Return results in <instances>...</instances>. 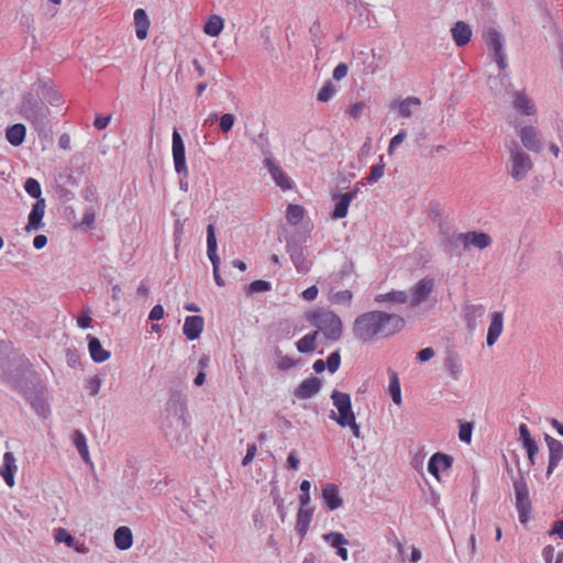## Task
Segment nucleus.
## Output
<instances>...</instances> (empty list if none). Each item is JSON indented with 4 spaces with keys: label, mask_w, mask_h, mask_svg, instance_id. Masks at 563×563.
<instances>
[{
    "label": "nucleus",
    "mask_w": 563,
    "mask_h": 563,
    "mask_svg": "<svg viewBox=\"0 0 563 563\" xmlns=\"http://www.w3.org/2000/svg\"><path fill=\"white\" fill-rule=\"evenodd\" d=\"M54 539L58 543H65L68 548L75 549L79 553L86 552L84 542H78L65 528H57L54 531Z\"/></svg>",
    "instance_id": "25"
},
{
    "label": "nucleus",
    "mask_w": 563,
    "mask_h": 563,
    "mask_svg": "<svg viewBox=\"0 0 563 563\" xmlns=\"http://www.w3.org/2000/svg\"><path fill=\"white\" fill-rule=\"evenodd\" d=\"M385 174V164L383 163V157H380V162L373 165L371 167V172L366 177L368 183H376Z\"/></svg>",
    "instance_id": "41"
},
{
    "label": "nucleus",
    "mask_w": 563,
    "mask_h": 563,
    "mask_svg": "<svg viewBox=\"0 0 563 563\" xmlns=\"http://www.w3.org/2000/svg\"><path fill=\"white\" fill-rule=\"evenodd\" d=\"M389 393L396 405L401 404V389L397 375L394 373L389 382Z\"/></svg>",
    "instance_id": "39"
},
{
    "label": "nucleus",
    "mask_w": 563,
    "mask_h": 563,
    "mask_svg": "<svg viewBox=\"0 0 563 563\" xmlns=\"http://www.w3.org/2000/svg\"><path fill=\"white\" fill-rule=\"evenodd\" d=\"M451 34L454 43L457 46H464L471 41L472 30L465 22L457 21L451 29Z\"/></svg>",
    "instance_id": "24"
},
{
    "label": "nucleus",
    "mask_w": 563,
    "mask_h": 563,
    "mask_svg": "<svg viewBox=\"0 0 563 563\" xmlns=\"http://www.w3.org/2000/svg\"><path fill=\"white\" fill-rule=\"evenodd\" d=\"M300 460L297 456L296 451H291L287 457V465L289 468L296 471L299 467Z\"/></svg>",
    "instance_id": "61"
},
{
    "label": "nucleus",
    "mask_w": 563,
    "mask_h": 563,
    "mask_svg": "<svg viewBox=\"0 0 563 563\" xmlns=\"http://www.w3.org/2000/svg\"><path fill=\"white\" fill-rule=\"evenodd\" d=\"M349 67L345 63H340L336 65V67L333 69L332 77L335 80H342L347 75Z\"/></svg>",
    "instance_id": "52"
},
{
    "label": "nucleus",
    "mask_w": 563,
    "mask_h": 563,
    "mask_svg": "<svg viewBox=\"0 0 563 563\" xmlns=\"http://www.w3.org/2000/svg\"><path fill=\"white\" fill-rule=\"evenodd\" d=\"M433 356L434 350L432 347H424L417 355L418 360L422 363L431 360Z\"/></svg>",
    "instance_id": "59"
},
{
    "label": "nucleus",
    "mask_w": 563,
    "mask_h": 563,
    "mask_svg": "<svg viewBox=\"0 0 563 563\" xmlns=\"http://www.w3.org/2000/svg\"><path fill=\"white\" fill-rule=\"evenodd\" d=\"M224 27V20L218 14H211L203 26V32L211 36L217 37L221 34Z\"/></svg>",
    "instance_id": "32"
},
{
    "label": "nucleus",
    "mask_w": 563,
    "mask_h": 563,
    "mask_svg": "<svg viewBox=\"0 0 563 563\" xmlns=\"http://www.w3.org/2000/svg\"><path fill=\"white\" fill-rule=\"evenodd\" d=\"M18 467L12 452H5L0 467V475L9 487L14 486V474Z\"/></svg>",
    "instance_id": "19"
},
{
    "label": "nucleus",
    "mask_w": 563,
    "mask_h": 563,
    "mask_svg": "<svg viewBox=\"0 0 563 563\" xmlns=\"http://www.w3.org/2000/svg\"><path fill=\"white\" fill-rule=\"evenodd\" d=\"M321 387V383L319 378L311 377L301 382L298 388L295 391V395L299 399H308L313 397Z\"/></svg>",
    "instance_id": "22"
},
{
    "label": "nucleus",
    "mask_w": 563,
    "mask_h": 563,
    "mask_svg": "<svg viewBox=\"0 0 563 563\" xmlns=\"http://www.w3.org/2000/svg\"><path fill=\"white\" fill-rule=\"evenodd\" d=\"M25 191L33 198L42 199V189L40 183L34 178H27L24 184Z\"/></svg>",
    "instance_id": "40"
},
{
    "label": "nucleus",
    "mask_w": 563,
    "mask_h": 563,
    "mask_svg": "<svg viewBox=\"0 0 563 563\" xmlns=\"http://www.w3.org/2000/svg\"><path fill=\"white\" fill-rule=\"evenodd\" d=\"M101 387V379L98 376H93L90 379H88L86 384V388L89 391L91 396H96Z\"/></svg>",
    "instance_id": "50"
},
{
    "label": "nucleus",
    "mask_w": 563,
    "mask_h": 563,
    "mask_svg": "<svg viewBox=\"0 0 563 563\" xmlns=\"http://www.w3.org/2000/svg\"><path fill=\"white\" fill-rule=\"evenodd\" d=\"M555 555V549L553 545H547L542 550V556L545 563H552Z\"/></svg>",
    "instance_id": "60"
},
{
    "label": "nucleus",
    "mask_w": 563,
    "mask_h": 563,
    "mask_svg": "<svg viewBox=\"0 0 563 563\" xmlns=\"http://www.w3.org/2000/svg\"><path fill=\"white\" fill-rule=\"evenodd\" d=\"M135 34L136 37L141 41L145 40L148 34V29L151 25L147 13L144 9H136L133 14Z\"/></svg>",
    "instance_id": "23"
},
{
    "label": "nucleus",
    "mask_w": 563,
    "mask_h": 563,
    "mask_svg": "<svg viewBox=\"0 0 563 563\" xmlns=\"http://www.w3.org/2000/svg\"><path fill=\"white\" fill-rule=\"evenodd\" d=\"M406 136H407L406 131L401 130L395 136L391 137L389 145H388V154L389 155H391L394 150L404 142Z\"/></svg>",
    "instance_id": "49"
},
{
    "label": "nucleus",
    "mask_w": 563,
    "mask_h": 563,
    "mask_svg": "<svg viewBox=\"0 0 563 563\" xmlns=\"http://www.w3.org/2000/svg\"><path fill=\"white\" fill-rule=\"evenodd\" d=\"M340 364H341V355H340L339 351L332 352L327 357L325 365L330 373H335L339 369Z\"/></svg>",
    "instance_id": "45"
},
{
    "label": "nucleus",
    "mask_w": 563,
    "mask_h": 563,
    "mask_svg": "<svg viewBox=\"0 0 563 563\" xmlns=\"http://www.w3.org/2000/svg\"><path fill=\"white\" fill-rule=\"evenodd\" d=\"M298 364V361L288 356V355H283L279 357V360L277 361V368L279 371H288L292 367H296Z\"/></svg>",
    "instance_id": "47"
},
{
    "label": "nucleus",
    "mask_w": 563,
    "mask_h": 563,
    "mask_svg": "<svg viewBox=\"0 0 563 563\" xmlns=\"http://www.w3.org/2000/svg\"><path fill=\"white\" fill-rule=\"evenodd\" d=\"M19 112L32 123H38L47 117L48 108L38 102L32 95H26L22 99Z\"/></svg>",
    "instance_id": "4"
},
{
    "label": "nucleus",
    "mask_w": 563,
    "mask_h": 563,
    "mask_svg": "<svg viewBox=\"0 0 563 563\" xmlns=\"http://www.w3.org/2000/svg\"><path fill=\"white\" fill-rule=\"evenodd\" d=\"M356 191L345 192L340 196L339 201L335 205L332 217L334 219H342L346 217L350 203L355 198Z\"/></svg>",
    "instance_id": "31"
},
{
    "label": "nucleus",
    "mask_w": 563,
    "mask_h": 563,
    "mask_svg": "<svg viewBox=\"0 0 563 563\" xmlns=\"http://www.w3.org/2000/svg\"><path fill=\"white\" fill-rule=\"evenodd\" d=\"M207 254L212 264L214 282L219 287H223L225 283L220 275V258L217 254V238L213 224H209L207 228Z\"/></svg>",
    "instance_id": "7"
},
{
    "label": "nucleus",
    "mask_w": 563,
    "mask_h": 563,
    "mask_svg": "<svg viewBox=\"0 0 563 563\" xmlns=\"http://www.w3.org/2000/svg\"><path fill=\"white\" fill-rule=\"evenodd\" d=\"M250 290L253 292H264L271 290V284L266 280H255L250 284Z\"/></svg>",
    "instance_id": "51"
},
{
    "label": "nucleus",
    "mask_w": 563,
    "mask_h": 563,
    "mask_svg": "<svg viewBox=\"0 0 563 563\" xmlns=\"http://www.w3.org/2000/svg\"><path fill=\"white\" fill-rule=\"evenodd\" d=\"M172 153L175 172L186 179L189 175L188 167L186 164L185 144L179 132L174 129L173 141H172Z\"/></svg>",
    "instance_id": "6"
},
{
    "label": "nucleus",
    "mask_w": 563,
    "mask_h": 563,
    "mask_svg": "<svg viewBox=\"0 0 563 563\" xmlns=\"http://www.w3.org/2000/svg\"><path fill=\"white\" fill-rule=\"evenodd\" d=\"M114 544L119 550H129L133 544V534L129 527L122 526L114 531Z\"/></svg>",
    "instance_id": "29"
},
{
    "label": "nucleus",
    "mask_w": 563,
    "mask_h": 563,
    "mask_svg": "<svg viewBox=\"0 0 563 563\" xmlns=\"http://www.w3.org/2000/svg\"><path fill=\"white\" fill-rule=\"evenodd\" d=\"M375 302H397L405 303L408 300V294L404 290H391L386 294H378L375 296Z\"/></svg>",
    "instance_id": "33"
},
{
    "label": "nucleus",
    "mask_w": 563,
    "mask_h": 563,
    "mask_svg": "<svg viewBox=\"0 0 563 563\" xmlns=\"http://www.w3.org/2000/svg\"><path fill=\"white\" fill-rule=\"evenodd\" d=\"M25 135L26 129L22 123H15L5 131V139L13 146L21 145L25 140Z\"/></svg>",
    "instance_id": "30"
},
{
    "label": "nucleus",
    "mask_w": 563,
    "mask_h": 563,
    "mask_svg": "<svg viewBox=\"0 0 563 563\" xmlns=\"http://www.w3.org/2000/svg\"><path fill=\"white\" fill-rule=\"evenodd\" d=\"M45 199H38L33 205L32 210L29 214V222L25 227L26 231L40 230L43 228V218L45 214Z\"/></svg>",
    "instance_id": "16"
},
{
    "label": "nucleus",
    "mask_w": 563,
    "mask_h": 563,
    "mask_svg": "<svg viewBox=\"0 0 563 563\" xmlns=\"http://www.w3.org/2000/svg\"><path fill=\"white\" fill-rule=\"evenodd\" d=\"M434 289V279L424 277L410 289V305L417 307L428 299Z\"/></svg>",
    "instance_id": "10"
},
{
    "label": "nucleus",
    "mask_w": 563,
    "mask_h": 563,
    "mask_svg": "<svg viewBox=\"0 0 563 563\" xmlns=\"http://www.w3.org/2000/svg\"><path fill=\"white\" fill-rule=\"evenodd\" d=\"M504 329V314L500 311H495L492 314L490 323L487 331L486 342L487 345L493 346L500 336Z\"/></svg>",
    "instance_id": "20"
},
{
    "label": "nucleus",
    "mask_w": 563,
    "mask_h": 563,
    "mask_svg": "<svg viewBox=\"0 0 563 563\" xmlns=\"http://www.w3.org/2000/svg\"><path fill=\"white\" fill-rule=\"evenodd\" d=\"M77 324L81 329H87L90 327L91 316L89 309L82 311V313L77 318Z\"/></svg>",
    "instance_id": "54"
},
{
    "label": "nucleus",
    "mask_w": 563,
    "mask_h": 563,
    "mask_svg": "<svg viewBox=\"0 0 563 563\" xmlns=\"http://www.w3.org/2000/svg\"><path fill=\"white\" fill-rule=\"evenodd\" d=\"M405 327L402 317L382 310L367 311L353 322L352 332L356 340L368 343L380 338H388Z\"/></svg>",
    "instance_id": "1"
},
{
    "label": "nucleus",
    "mask_w": 563,
    "mask_h": 563,
    "mask_svg": "<svg viewBox=\"0 0 563 563\" xmlns=\"http://www.w3.org/2000/svg\"><path fill=\"white\" fill-rule=\"evenodd\" d=\"M547 443L550 452L547 474L550 476V474L563 460V444L559 440L550 437H547Z\"/></svg>",
    "instance_id": "18"
},
{
    "label": "nucleus",
    "mask_w": 563,
    "mask_h": 563,
    "mask_svg": "<svg viewBox=\"0 0 563 563\" xmlns=\"http://www.w3.org/2000/svg\"><path fill=\"white\" fill-rule=\"evenodd\" d=\"M420 106L421 100L413 96L400 100H394L390 103V107L396 109L399 117L401 118H410L413 113V110L418 109Z\"/></svg>",
    "instance_id": "15"
},
{
    "label": "nucleus",
    "mask_w": 563,
    "mask_h": 563,
    "mask_svg": "<svg viewBox=\"0 0 563 563\" xmlns=\"http://www.w3.org/2000/svg\"><path fill=\"white\" fill-rule=\"evenodd\" d=\"M364 103L363 102H356L354 104H352L347 111V113L352 117V118H360L362 114H363V111H364Z\"/></svg>",
    "instance_id": "56"
},
{
    "label": "nucleus",
    "mask_w": 563,
    "mask_h": 563,
    "mask_svg": "<svg viewBox=\"0 0 563 563\" xmlns=\"http://www.w3.org/2000/svg\"><path fill=\"white\" fill-rule=\"evenodd\" d=\"M319 335L318 331H313L303 335L296 342V347L300 353H310L313 352L317 347L316 341Z\"/></svg>",
    "instance_id": "34"
},
{
    "label": "nucleus",
    "mask_w": 563,
    "mask_h": 563,
    "mask_svg": "<svg viewBox=\"0 0 563 563\" xmlns=\"http://www.w3.org/2000/svg\"><path fill=\"white\" fill-rule=\"evenodd\" d=\"M514 489L516 495V508L520 523L525 525L529 520L531 511V501L529 497V488L523 479L516 481L514 483Z\"/></svg>",
    "instance_id": "5"
},
{
    "label": "nucleus",
    "mask_w": 563,
    "mask_h": 563,
    "mask_svg": "<svg viewBox=\"0 0 563 563\" xmlns=\"http://www.w3.org/2000/svg\"><path fill=\"white\" fill-rule=\"evenodd\" d=\"M321 497L329 510H335L343 505V499L340 496V489L338 485L333 483H327L322 486Z\"/></svg>",
    "instance_id": "13"
},
{
    "label": "nucleus",
    "mask_w": 563,
    "mask_h": 563,
    "mask_svg": "<svg viewBox=\"0 0 563 563\" xmlns=\"http://www.w3.org/2000/svg\"><path fill=\"white\" fill-rule=\"evenodd\" d=\"M205 321L200 316H189L185 319L183 331L185 336L189 341L197 340L202 330H203Z\"/></svg>",
    "instance_id": "17"
},
{
    "label": "nucleus",
    "mask_w": 563,
    "mask_h": 563,
    "mask_svg": "<svg viewBox=\"0 0 563 563\" xmlns=\"http://www.w3.org/2000/svg\"><path fill=\"white\" fill-rule=\"evenodd\" d=\"M459 241L463 243L464 249L474 246L479 250H483L490 246L492 244V238L487 233L475 231L460 234Z\"/></svg>",
    "instance_id": "12"
},
{
    "label": "nucleus",
    "mask_w": 563,
    "mask_h": 563,
    "mask_svg": "<svg viewBox=\"0 0 563 563\" xmlns=\"http://www.w3.org/2000/svg\"><path fill=\"white\" fill-rule=\"evenodd\" d=\"M331 399L338 409V413L331 411L330 418L334 420L340 427L345 428L347 421L355 418L352 409L351 397L346 393L333 390L331 394Z\"/></svg>",
    "instance_id": "3"
},
{
    "label": "nucleus",
    "mask_w": 563,
    "mask_h": 563,
    "mask_svg": "<svg viewBox=\"0 0 563 563\" xmlns=\"http://www.w3.org/2000/svg\"><path fill=\"white\" fill-rule=\"evenodd\" d=\"M488 48L494 52V59L498 67L504 70L507 67L506 55L504 53L503 35L496 30H489L486 34Z\"/></svg>",
    "instance_id": "9"
},
{
    "label": "nucleus",
    "mask_w": 563,
    "mask_h": 563,
    "mask_svg": "<svg viewBox=\"0 0 563 563\" xmlns=\"http://www.w3.org/2000/svg\"><path fill=\"white\" fill-rule=\"evenodd\" d=\"M519 136L523 146L531 152H540L541 144L538 131L533 126H525L520 130Z\"/></svg>",
    "instance_id": "21"
},
{
    "label": "nucleus",
    "mask_w": 563,
    "mask_h": 563,
    "mask_svg": "<svg viewBox=\"0 0 563 563\" xmlns=\"http://www.w3.org/2000/svg\"><path fill=\"white\" fill-rule=\"evenodd\" d=\"M519 433H520V440L522 441V444L528 443V441H533V439L530 435L529 429L526 424H520L519 427Z\"/></svg>",
    "instance_id": "62"
},
{
    "label": "nucleus",
    "mask_w": 563,
    "mask_h": 563,
    "mask_svg": "<svg viewBox=\"0 0 563 563\" xmlns=\"http://www.w3.org/2000/svg\"><path fill=\"white\" fill-rule=\"evenodd\" d=\"M514 108L525 115H533L536 107L532 100L525 92H516L514 96Z\"/></svg>",
    "instance_id": "27"
},
{
    "label": "nucleus",
    "mask_w": 563,
    "mask_h": 563,
    "mask_svg": "<svg viewBox=\"0 0 563 563\" xmlns=\"http://www.w3.org/2000/svg\"><path fill=\"white\" fill-rule=\"evenodd\" d=\"M164 307L162 305H155L150 311L148 319L152 321H158L164 318Z\"/></svg>",
    "instance_id": "55"
},
{
    "label": "nucleus",
    "mask_w": 563,
    "mask_h": 563,
    "mask_svg": "<svg viewBox=\"0 0 563 563\" xmlns=\"http://www.w3.org/2000/svg\"><path fill=\"white\" fill-rule=\"evenodd\" d=\"M305 217V209L300 205H288L286 210V219L290 224H298Z\"/></svg>",
    "instance_id": "38"
},
{
    "label": "nucleus",
    "mask_w": 563,
    "mask_h": 563,
    "mask_svg": "<svg viewBox=\"0 0 563 563\" xmlns=\"http://www.w3.org/2000/svg\"><path fill=\"white\" fill-rule=\"evenodd\" d=\"M335 91V87L332 82H327L318 92L317 99L321 102H327L333 98Z\"/></svg>",
    "instance_id": "43"
},
{
    "label": "nucleus",
    "mask_w": 563,
    "mask_h": 563,
    "mask_svg": "<svg viewBox=\"0 0 563 563\" xmlns=\"http://www.w3.org/2000/svg\"><path fill=\"white\" fill-rule=\"evenodd\" d=\"M323 539L333 548H339L349 543L345 537L340 532H330L324 534Z\"/></svg>",
    "instance_id": "42"
},
{
    "label": "nucleus",
    "mask_w": 563,
    "mask_h": 563,
    "mask_svg": "<svg viewBox=\"0 0 563 563\" xmlns=\"http://www.w3.org/2000/svg\"><path fill=\"white\" fill-rule=\"evenodd\" d=\"M550 534H556L560 539L563 540V520H558L553 523Z\"/></svg>",
    "instance_id": "64"
},
{
    "label": "nucleus",
    "mask_w": 563,
    "mask_h": 563,
    "mask_svg": "<svg viewBox=\"0 0 563 563\" xmlns=\"http://www.w3.org/2000/svg\"><path fill=\"white\" fill-rule=\"evenodd\" d=\"M264 163L277 186L283 190L291 189V179L274 159L265 158Z\"/></svg>",
    "instance_id": "14"
},
{
    "label": "nucleus",
    "mask_w": 563,
    "mask_h": 563,
    "mask_svg": "<svg viewBox=\"0 0 563 563\" xmlns=\"http://www.w3.org/2000/svg\"><path fill=\"white\" fill-rule=\"evenodd\" d=\"M88 350L92 361L96 363H103L111 356V353L102 347L99 339L91 335H88Z\"/></svg>",
    "instance_id": "26"
},
{
    "label": "nucleus",
    "mask_w": 563,
    "mask_h": 563,
    "mask_svg": "<svg viewBox=\"0 0 563 563\" xmlns=\"http://www.w3.org/2000/svg\"><path fill=\"white\" fill-rule=\"evenodd\" d=\"M472 430L473 427L470 422H464L460 424L459 438L461 441L470 443L472 439Z\"/></svg>",
    "instance_id": "48"
},
{
    "label": "nucleus",
    "mask_w": 563,
    "mask_h": 563,
    "mask_svg": "<svg viewBox=\"0 0 563 563\" xmlns=\"http://www.w3.org/2000/svg\"><path fill=\"white\" fill-rule=\"evenodd\" d=\"M453 457L445 453H434L428 462V472L440 481L441 472H446L452 467Z\"/></svg>",
    "instance_id": "11"
},
{
    "label": "nucleus",
    "mask_w": 563,
    "mask_h": 563,
    "mask_svg": "<svg viewBox=\"0 0 563 563\" xmlns=\"http://www.w3.org/2000/svg\"><path fill=\"white\" fill-rule=\"evenodd\" d=\"M532 168L530 157L516 146L511 151V176L516 180H522Z\"/></svg>",
    "instance_id": "8"
},
{
    "label": "nucleus",
    "mask_w": 563,
    "mask_h": 563,
    "mask_svg": "<svg viewBox=\"0 0 563 563\" xmlns=\"http://www.w3.org/2000/svg\"><path fill=\"white\" fill-rule=\"evenodd\" d=\"M328 299L333 305L350 306L353 299V292L351 290H330Z\"/></svg>",
    "instance_id": "36"
},
{
    "label": "nucleus",
    "mask_w": 563,
    "mask_h": 563,
    "mask_svg": "<svg viewBox=\"0 0 563 563\" xmlns=\"http://www.w3.org/2000/svg\"><path fill=\"white\" fill-rule=\"evenodd\" d=\"M73 442H74V445L76 446V449L78 450L80 456L82 457V460L86 463H89L90 454H89L87 439H86L85 434L79 430H75L74 434H73Z\"/></svg>",
    "instance_id": "35"
},
{
    "label": "nucleus",
    "mask_w": 563,
    "mask_h": 563,
    "mask_svg": "<svg viewBox=\"0 0 563 563\" xmlns=\"http://www.w3.org/2000/svg\"><path fill=\"white\" fill-rule=\"evenodd\" d=\"M110 119V117H96L93 125L98 130H103L108 126Z\"/></svg>",
    "instance_id": "63"
},
{
    "label": "nucleus",
    "mask_w": 563,
    "mask_h": 563,
    "mask_svg": "<svg viewBox=\"0 0 563 563\" xmlns=\"http://www.w3.org/2000/svg\"><path fill=\"white\" fill-rule=\"evenodd\" d=\"M306 320L316 331L322 332L325 339L339 341L343 333V323L341 318L330 309L314 308L306 312Z\"/></svg>",
    "instance_id": "2"
},
{
    "label": "nucleus",
    "mask_w": 563,
    "mask_h": 563,
    "mask_svg": "<svg viewBox=\"0 0 563 563\" xmlns=\"http://www.w3.org/2000/svg\"><path fill=\"white\" fill-rule=\"evenodd\" d=\"M313 517V508H299L296 519V531L303 538Z\"/></svg>",
    "instance_id": "28"
},
{
    "label": "nucleus",
    "mask_w": 563,
    "mask_h": 563,
    "mask_svg": "<svg viewBox=\"0 0 563 563\" xmlns=\"http://www.w3.org/2000/svg\"><path fill=\"white\" fill-rule=\"evenodd\" d=\"M523 448L527 450L528 457L531 462V464L534 463L533 457L538 453V445L536 441H528V443L523 444Z\"/></svg>",
    "instance_id": "57"
},
{
    "label": "nucleus",
    "mask_w": 563,
    "mask_h": 563,
    "mask_svg": "<svg viewBox=\"0 0 563 563\" xmlns=\"http://www.w3.org/2000/svg\"><path fill=\"white\" fill-rule=\"evenodd\" d=\"M318 288L317 286H310L307 289H305L301 294L302 298L307 301H313L318 296Z\"/></svg>",
    "instance_id": "58"
},
{
    "label": "nucleus",
    "mask_w": 563,
    "mask_h": 563,
    "mask_svg": "<svg viewBox=\"0 0 563 563\" xmlns=\"http://www.w3.org/2000/svg\"><path fill=\"white\" fill-rule=\"evenodd\" d=\"M444 366H445L446 371L449 372V374L454 379L460 378V376L462 374V364L455 355H453V354L448 355L444 360Z\"/></svg>",
    "instance_id": "37"
},
{
    "label": "nucleus",
    "mask_w": 563,
    "mask_h": 563,
    "mask_svg": "<svg viewBox=\"0 0 563 563\" xmlns=\"http://www.w3.org/2000/svg\"><path fill=\"white\" fill-rule=\"evenodd\" d=\"M294 264L298 273L307 274L310 269V263L305 258L302 254L292 256Z\"/></svg>",
    "instance_id": "46"
},
{
    "label": "nucleus",
    "mask_w": 563,
    "mask_h": 563,
    "mask_svg": "<svg viewBox=\"0 0 563 563\" xmlns=\"http://www.w3.org/2000/svg\"><path fill=\"white\" fill-rule=\"evenodd\" d=\"M234 122H235V117L233 114H231V113L222 114L219 119L220 130L223 133H228L233 128Z\"/></svg>",
    "instance_id": "44"
},
{
    "label": "nucleus",
    "mask_w": 563,
    "mask_h": 563,
    "mask_svg": "<svg viewBox=\"0 0 563 563\" xmlns=\"http://www.w3.org/2000/svg\"><path fill=\"white\" fill-rule=\"evenodd\" d=\"M256 453H257L256 444L255 443L249 444L247 445V450H246V454H245V456L242 460V465L243 466L249 465L253 461V459L255 457Z\"/></svg>",
    "instance_id": "53"
}]
</instances>
